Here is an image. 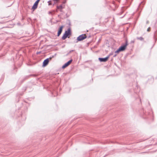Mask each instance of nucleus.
I'll list each match as a JSON object with an SVG mask.
<instances>
[{
    "label": "nucleus",
    "instance_id": "2",
    "mask_svg": "<svg viewBox=\"0 0 157 157\" xmlns=\"http://www.w3.org/2000/svg\"><path fill=\"white\" fill-rule=\"evenodd\" d=\"M71 29H69L67 31L65 32L64 34L62 37V39L63 40H65L69 35H71Z\"/></svg>",
    "mask_w": 157,
    "mask_h": 157
},
{
    "label": "nucleus",
    "instance_id": "8",
    "mask_svg": "<svg viewBox=\"0 0 157 157\" xmlns=\"http://www.w3.org/2000/svg\"><path fill=\"white\" fill-rule=\"evenodd\" d=\"M63 27V26H62L59 28L57 36H59L61 33H62Z\"/></svg>",
    "mask_w": 157,
    "mask_h": 157
},
{
    "label": "nucleus",
    "instance_id": "3",
    "mask_svg": "<svg viewBox=\"0 0 157 157\" xmlns=\"http://www.w3.org/2000/svg\"><path fill=\"white\" fill-rule=\"evenodd\" d=\"M86 37V36L85 34H82L79 36L77 38V40L78 41H80L84 40Z\"/></svg>",
    "mask_w": 157,
    "mask_h": 157
},
{
    "label": "nucleus",
    "instance_id": "11",
    "mask_svg": "<svg viewBox=\"0 0 157 157\" xmlns=\"http://www.w3.org/2000/svg\"><path fill=\"white\" fill-rule=\"evenodd\" d=\"M48 5H51L52 4V3H51V1L48 2Z\"/></svg>",
    "mask_w": 157,
    "mask_h": 157
},
{
    "label": "nucleus",
    "instance_id": "1",
    "mask_svg": "<svg viewBox=\"0 0 157 157\" xmlns=\"http://www.w3.org/2000/svg\"><path fill=\"white\" fill-rule=\"evenodd\" d=\"M128 45V43L127 42H126L124 45L121 46L115 52V53H118L121 51H124L126 49Z\"/></svg>",
    "mask_w": 157,
    "mask_h": 157
},
{
    "label": "nucleus",
    "instance_id": "7",
    "mask_svg": "<svg viewBox=\"0 0 157 157\" xmlns=\"http://www.w3.org/2000/svg\"><path fill=\"white\" fill-rule=\"evenodd\" d=\"M109 58V56H107L105 58H99V60L101 62H105L108 60Z\"/></svg>",
    "mask_w": 157,
    "mask_h": 157
},
{
    "label": "nucleus",
    "instance_id": "15",
    "mask_svg": "<svg viewBox=\"0 0 157 157\" xmlns=\"http://www.w3.org/2000/svg\"><path fill=\"white\" fill-rule=\"evenodd\" d=\"M51 58H50V60H51Z\"/></svg>",
    "mask_w": 157,
    "mask_h": 157
},
{
    "label": "nucleus",
    "instance_id": "10",
    "mask_svg": "<svg viewBox=\"0 0 157 157\" xmlns=\"http://www.w3.org/2000/svg\"><path fill=\"white\" fill-rule=\"evenodd\" d=\"M151 30V28L150 27H149L147 29V31L148 32H149Z\"/></svg>",
    "mask_w": 157,
    "mask_h": 157
},
{
    "label": "nucleus",
    "instance_id": "14",
    "mask_svg": "<svg viewBox=\"0 0 157 157\" xmlns=\"http://www.w3.org/2000/svg\"><path fill=\"white\" fill-rule=\"evenodd\" d=\"M147 23H149V22L148 21H147Z\"/></svg>",
    "mask_w": 157,
    "mask_h": 157
},
{
    "label": "nucleus",
    "instance_id": "9",
    "mask_svg": "<svg viewBox=\"0 0 157 157\" xmlns=\"http://www.w3.org/2000/svg\"><path fill=\"white\" fill-rule=\"evenodd\" d=\"M49 59H47L44 61L43 63V66L45 67L48 64L49 61Z\"/></svg>",
    "mask_w": 157,
    "mask_h": 157
},
{
    "label": "nucleus",
    "instance_id": "13",
    "mask_svg": "<svg viewBox=\"0 0 157 157\" xmlns=\"http://www.w3.org/2000/svg\"><path fill=\"white\" fill-rule=\"evenodd\" d=\"M53 1L58 2L59 1V0H53Z\"/></svg>",
    "mask_w": 157,
    "mask_h": 157
},
{
    "label": "nucleus",
    "instance_id": "5",
    "mask_svg": "<svg viewBox=\"0 0 157 157\" xmlns=\"http://www.w3.org/2000/svg\"><path fill=\"white\" fill-rule=\"evenodd\" d=\"M40 0H37L36 2L34 3L33 6L32 8L33 10H35L36 9L37 7L38 4L40 1Z\"/></svg>",
    "mask_w": 157,
    "mask_h": 157
},
{
    "label": "nucleus",
    "instance_id": "6",
    "mask_svg": "<svg viewBox=\"0 0 157 157\" xmlns=\"http://www.w3.org/2000/svg\"><path fill=\"white\" fill-rule=\"evenodd\" d=\"M72 59H71L69 61H68V62H67V63H65L63 66H62V68H65L68 66L72 62Z\"/></svg>",
    "mask_w": 157,
    "mask_h": 157
},
{
    "label": "nucleus",
    "instance_id": "4",
    "mask_svg": "<svg viewBox=\"0 0 157 157\" xmlns=\"http://www.w3.org/2000/svg\"><path fill=\"white\" fill-rule=\"evenodd\" d=\"M64 7L65 6L63 4H61L59 6H57L56 11L58 12V10H59L61 12H62V9L64 8Z\"/></svg>",
    "mask_w": 157,
    "mask_h": 157
},
{
    "label": "nucleus",
    "instance_id": "12",
    "mask_svg": "<svg viewBox=\"0 0 157 157\" xmlns=\"http://www.w3.org/2000/svg\"><path fill=\"white\" fill-rule=\"evenodd\" d=\"M138 39L140 40H143V38L142 37H140L138 38Z\"/></svg>",
    "mask_w": 157,
    "mask_h": 157
}]
</instances>
